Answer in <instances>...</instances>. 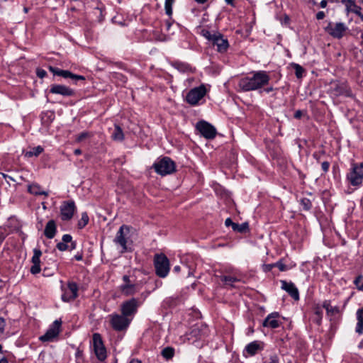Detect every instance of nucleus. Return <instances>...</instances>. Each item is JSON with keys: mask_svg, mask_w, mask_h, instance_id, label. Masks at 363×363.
I'll list each match as a JSON object with an SVG mask.
<instances>
[{"mask_svg": "<svg viewBox=\"0 0 363 363\" xmlns=\"http://www.w3.org/2000/svg\"><path fill=\"white\" fill-rule=\"evenodd\" d=\"M347 26L342 22L333 23L329 22L328 26L324 28L325 31L336 39H341L346 31L347 30Z\"/></svg>", "mask_w": 363, "mask_h": 363, "instance_id": "10", "label": "nucleus"}, {"mask_svg": "<svg viewBox=\"0 0 363 363\" xmlns=\"http://www.w3.org/2000/svg\"><path fill=\"white\" fill-rule=\"evenodd\" d=\"M196 128L199 131L203 137L208 140L213 139L217 134L216 128L205 121H200L197 122Z\"/></svg>", "mask_w": 363, "mask_h": 363, "instance_id": "14", "label": "nucleus"}, {"mask_svg": "<svg viewBox=\"0 0 363 363\" xmlns=\"http://www.w3.org/2000/svg\"><path fill=\"white\" fill-rule=\"evenodd\" d=\"M54 274V271H50V269L49 268H47V267H44L43 269V275L44 276H50V275H52Z\"/></svg>", "mask_w": 363, "mask_h": 363, "instance_id": "53", "label": "nucleus"}, {"mask_svg": "<svg viewBox=\"0 0 363 363\" xmlns=\"http://www.w3.org/2000/svg\"><path fill=\"white\" fill-rule=\"evenodd\" d=\"M28 191L33 194L35 196H41L44 195L45 196H48V192L42 190V188L40 184L37 183H33L28 186Z\"/></svg>", "mask_w": 363, "mask_h": 363, "instance_id": "26", "label": "nucleus"}, {"mask_svg": "<svg viewBox=\"0 0 363 363\" xmlns=\"http://www.w3.org/2000/svg\"><path fill=\"white\" fill-rule=\"evenodd\" d=\"M44 149L40 145H38L37 147H33L30 150L27 151L25 153V157H38L39 155H40L43 152Z\"/></svg>", "mask_w": 363, "mask_h": 363, "instance_id": "33", "label": "nucleus"}, {"mask_svg": "<svg viewBox=\"0 0 363 363\" xmlns=\"http://www.w3.org/2000/svg\"><path fill=\"white\" fill-rule=\"evenodd\" d=\"M320 163L321 164V168H322L323 173H327L329 170L330 162L328 161H323Z\"/></svg>", "mask_w": 363, "mask_h": 363, "instance_id": "50", "label": "nucleus"}, {"mask_svg": "<svg viewBox=\"0 0 363 363\" xmlns=\"http://www.w3.org/2000/svg\"><path fill=\"white\" fill-rule=\"evenodd\" d=\"M220 280L223 282L224 284L230 286L232 287L234 286L233 284L235 282L239 281L240 280L235 277L232 276H222L220 277Z\"/></svg>", "mask_w": 363, "mask_h": 363, "instance_id": "36", "label": "nucleus"}, {"mask_svg": "<svg viewBox=\"0 0 363 363\" xmlns=\"http://www.w3.org/2000/svg\"><path fill=\"white\" fill-rule=\"evenodd\" d=\"M89 218L86 212L82 213L81 219L77 223V226L79 229L84 228L89 223Z\"/></svg>", "mask_w": 363, "mask_h": 363, "instance_id": "37", "label": "nucleus"}, {"mask_svg": "<svg viewBox=\"0 0 363 363\" xmlns=\"http://www.w3.org/2000/svg\"><path fill=\"white\" fill-rule=\"evenodd\" d=\"M74 258L77 261H81L83 259V253L79 252L74 255Z\"/></svg>", "mask_w": 363, "mask_h": 363, "instance_id": "60", "label": "nucleus"}, {"mask_svg": "<svg viewBox=\"0 0 363 363\" xmlns=\"http://www.w3.org/2000/svg\"><path fill=\"white\" fill-rule=\"evenodd\" d=\"M61 325V320H55L50 325V327L47 330L46 333L39 337V340L43 342H52L56 337H58L60 333Z\"/></svg>", "mask_w": 363, "mask_h": 363, "instance_id": "13", "label": "nucleus"}, {"mask_svg": "<svg viewBox=\"0 0 363 363\" xmlns=\"http://www.w3.org/2000/svg\"><path fill=\"white\" fill-rule=\"evenodd\" d=\"M274 87L273 86H269V87H267V88H264L263 89H261L259 91V93H262L263 91L266 92V93H269L271 91H272L274 90Z\"/></svg>", "mask_w": 363, "mask_h": 363, "instance_id": "57", "label": "nucleus"}, {"mask_svg": "<svg viewBox=\"0 0 363 363\" xmlns=\"http://www.w3.org/2000/svg\"><path fill=\"white\" fill-rule=\"evenodd\" d=\"M72 241V235L69 234H65L62 238V242L57 244L56 247L61 252L66 251L69 249L67 243Z\"/></svg>", "mask_w": 363, "mask_h": 363, "instance_id": "28", "label": "nucleus"}, {"mask_svg": "<svg viewBox=\"0 0 363 363\" xmlns=\"http://www.w3.org/2000/svg\"><path fill=\"white\" fill-rule=\"evenodd\" d=\"M274 267H277L280 272H286L291 269V267L284 264L283 259H280L277 262H274Z\"/></svg>", "mask_w": 363, "mask_h": 363, "instance_id": "40", "label": "nucleus"}, {"mask_svg": "<svg viewBox=\"0 0 363 363\" xmlns=\"http://www.w3.org/2000/svg\"><path fill=\"white\" fill-rule=\"evenodd\" d=\"M330 93L336 97L341 96L350 98L354 97L350 87L345 82L336 81L332 82L330 86Z\"/></svg>", "mask_w": 363, "mask_h": 363, "instance_id": "8", "label": "nucleus"}, {"mask_svg": "<svg viewBox=\"0 0 363 363\" xmlns=\"http://www.w3.org/2000/svg\"><path fill=\"white\" fill-rule=\"evenodd\" d=\"M233 221L232 220V219L230 218H228L225 221V225L227 226V227H230V226H232V225L233 224Z\"/></svg>", "mask_w": 363, "mask_h": 363, "instance_id": "61", "label": "nucleus"}, {"mask_svg": "<svg viewBox=\"0 0 363 363\" xmlns=\"http://www.w3.org/2000/svg\"><path fill=\"white\" fill-rule=\"evenodd\" d=\"M200 34L210 41L213 46L217 47V51L221 53L225 52L229 47L228 40L219 32L212 34L208 30L203 28Z\"/></svg>", "mask_w": 363, "mask_h": 363, "instance_id": "2", "label": "nucleus"}, {"mask_svg": "<svg viewBox=\"0 0 363 363\" xmlns=\"http://www.w3.org/2000/svg\"><path fill=\"white\" fill-rule=\"evenodd\" d=\"M279 317L278 312H273L269 314L263 320L262 326L275 329L279 327L280 323L277 320Z\"/></svg>", "mask_w": 363, "mask_h": 363, "instance_id": "21", "label": "nucleus"}, {"mask_svg": "<svg viewBox=\"0 0 363 363\" xmlns=\"http://www.w3.org/2000/svg\"><path fill=\"white\" fill-rule=\"evenodd\" d=\"M76 363H84L83 350L77 347L75 352Z\"/></svg>", "mask_w": 363, "mask_h": 363, "instance_id": "41", "label": "nucleus"}, {"mask_svg": "<svg viewBox=\"0 0 363 363\" xmlns=\"http://www.w3.org/2000/svg\"><path fill=\"white\" fill-rule=\"evenodd\" d=\"M49 92L52 94H59L62 96H74L75 91L69 86L62 84H54L50 86Z\"/></svg>", "mask_w": 363, "mask_h": 363, "instance_id": "18", "label": "nucleus"}, {"mask_svg": "<svg viewBox=\"0 0 363 363\" xmlns=\"http://www.w3.org/2000/svg\"><path fill=\"white\" fill-rule=\"evenodd\" d=\"M140 305L141 301L135 298L125 301L121 306V314L127 318L133 316L138 312V308Z\"/></svg>", "mask_w": 363, "mask_h": 363, "instance_id": "12", "label": "nucleus"}, {"mask_svg": "<svg viewBox=\"0 0 363 363\" xmlns=\"http://www.w3.org/2000/svg\"><path fill=\"white\" fill-rule=\"evenodd\" d=\"M42 255V252L38 248H35L33 250V255L31 258V262L33 265L30 267V272L32 274H37L40 272V257Z\"/></svg>", "mask_w": 363, "mask_h": 363, "instance_id": "20", "label": "nucleus"}, {"mask_svg": "<svg viewBox=\"0 0 363 363\" xmlns=\"http://www.w3.org/2000/svg\"><path fill=\"white\" fill-rule=\"evenodd\" d=\"M0 363H9L7 358L4 356L0 357Z\"/></svg>", "mask_w": 363, "mask_h": 363, "instance_id": "63", "label": "nucleus"}, {"mask_svg": "<svg viewBox=\"0 0 363 363\" xmlns=\"http://www.w3.org/2000/svg\"><path fill=\"white\" fill-rule=\"evenodd\" d=\"M48 69L54 74V75H57V76H60L61 75V72L62 69L58 68V67H52V66H49L48 67Z\"/></svg>", "mask_w": 363, "mask_h": 363, "instance_id": "46", "label": "nucleus"}, {"mask_svg": "<svg viewBox=\"0 0 363 363\" xmlns=\"http://www.w3.org/2000/svg\"><path fill=\"white\" fill-rule=\"evenodd\" d=\"M152 168L159 175L166 176L176 171V164L170 157H162L153 163Z\"/></svg>", "mask_w": 363, "mask_h": 363, "instance_id": "4", "label": "nucleus"}, {"mask_svg": "<svg viewBox=\"0 0 363 363\" xmlns=\"http://www.w3.org/2000/svg\"><path fill=\"white\" fill-rule=\"evenodd\" d=\"M176 0H165L164 1V10L165 13L169 16V18H172L173 9V4L175 3Z\"/></svg>", "mask_w": 363, "mask_h": 363, "instance_id": "34", "label": "nucleus"}, {"mask_svg": "<svg viewBox=\"0 0 363 363\" xmlns=\"http://www.w3.org/2000/svg\"><path fill=\"white\" fill-rule=\"evenodd\" d=\"M91 136V133L87 131H84L80 133L76 138V141L80 143L83 141L84 139L87 138H90Z\"/></svg>", "mask_w": 363, "mask_h": 363, "instance_id": "42", "label": "nucleus"}, {"mask_svg": "<svg viewBox=\"0 0 363 363\" xmlns=\"http://www.w3.org/2000/svg\"><path fill=\"white\" fill-rule=\"evenodd\" d=\"M78 285L76 282L68 281L67 288H62L63 294L62 300L64 302H70L74 301L78 296Z\"/></svg>", "mask_w": 363, "mask_h": 363, "instance_id": "15", "label": "nucleus"}, {"mask_svg": "<svg viewBox=\"0 0 363 363\" xmlns=\"http://www.w3.org/2000/svg\"><path fill=\"white\" fill-rule=\"evenodd\" d=\"M128 363H142V362L138 359L133 358Z\"/></svg>", "mask_w": 363, "mask_h": 363, "instance_id": "64", "label": "nucleus"}, {"mask_svg": "<svg viewBox=\"0 0 363 363\" xmlns=\"http://www.w3.org/2000/svg\"><path fill=\"white\" fill-rule=\"evenodd\" d=\"M69 242H70V245H69V249L68 250L71 251V250H73L76 249V247H77V242L76 241H73L72 240V241Z\"/></svg>", "mask_w": 363, "mask_h": 363, "instance_id": "56", "label": "nucleus"}, {"mask_svg": "<svg viewBox=\"0 0 363 363\" xmlns=\"http://www.w3.org/2000/svg\"><path fill=\"white\" fill-rule=\"evenodd\" d=\"M300 203L302 206L303 210L310 211L312 208V203L308 198H303L300 200Z\"/></svg>", "mask_w": 363, "mask_h": 363, "instance_id": "39", "label": "nucleus"}, {"mask_svg": "<svg viewBox=\"0 0 363 363\" xmlns=\"http://www.w3.org/2000/svg\"><path fill=\"white\" fill-rule=\"evenodd\" d=\"M341 2L345 4L347 12L354 13L357 16L361 15L362 8L356 4L354 0H341Z\"/></svg>", "mask_w": 363, "mask_h": 363, "instance_id": "23", "label": "nucleus"}, {"mask_svg": "<svg viewBox=\"0 0 363 363\" xmlns=\"http://www.w3.org/2000/svg\"><path fill=\"white\" fill-rule=\"evenodd\" d=\"M172 66L182 73H193L195 70L189 64L180 61L173 62Z\"/></svg>", "mask_w": 363, "mask_h": 363, "instance_id": "24", "label": "nucleus"}, {"mask_svg": "<svg viewBox=\"0 0 363 363\" xmlns=\"http://www.w3.org/2000/svg\"><path fill=\"white\" fill-rule=\"evenodd\" d=\"M325 17V13L323 11H318L315 15V18L317 20H322Z\"/></svg>", "mask_w": 363, "mask_h": 363, "instance_id": "52", "label": "nucleus"}, {"mask_svg": "<svg viewBox=\"0 0 363 363\" xmlns=\"http://www.w3.org/2000/svg\"><path fill=\"white\" fill-rule=\"evenodd\" d=\"M353 284L359 291H363V275L359 274L354 279Z\"/></svg>", "mask_w": 363, "mask_h": 363, "instance_id": "38", "label": "nucleus"}, {"mask_svg": "<svg viewBox=\"0 0 363 363\" xmlns=\"http://www.w3.org/2000/svg\"><path fill=\"white\" fill-rule=\"evenodd\" d=\"M122 279L123 283L119 286L121 292L126 296L135 294L137 292V286L130 280V276L123 275Z\"/></svg>", "mask_w": 363, "mask_h": 363, "instance_id": "17", "label": "nucleus"}, {"mask_svg": "<svg viewBox=\"0 0 363 363\" xmlns=\"http://www.w3.org/2000/svg\"><path fill=\"white\" fill-rule=\"evenodd\" d=\"M130 233V228L128 225H123L118 230L113 242L121 247V252H130L131 247H128V238Z\"/></svg>", "mask_w": 363, "mask_h": 363, "instance_id": "7", "label": "nucleus"}, {"mask_svg": "<svg viewBox=\"0 0 363 363\" xmlns=\"http://www.w3.org/2000/svg\"><path fill=\"white\" fill-rule=\"evenodd\" d=\"M325 150H322L320 151L313 152V157L319 163L320 162L322 156L325 155Z\"/></svg>", "mask_w": 363, "mask_h": 363, "instance_id": "44", "label": "nucleus"}, {"mask_svg": "<svg viewBox=\"0 0 363 363\" xmlns=\"http://www.w3.org/2000/svg\"><path fill=\"white\" fill-rule=\"evenodd\" d=\"M170 19L171 18H169V19H168V20H167L165 21V26H166V30L167 31L169 30V29H170V28H171V26L172 25V22L170 21Z\"/></svg>", "mask_w": 363, "mask_h": 363, "instance_id": "59", "label": "nucleus"}, {"mask_svg": "<svg viewBox=\"0 0 363 363\" xmlns=\"http://www.w3.org/2000/svg\"><path fill=\"white\" fill-rule=\"evenodd\" d=\"M323 308L326 310L328 315H334L340 313L339 306H332L330 300H325L323 303Z\"/></svg>", "mask_w": 363, "mask_h": 363, "instance_id": "29", "label": "nucleus"}, {"mask_svg": "<svg viewBox=\"0 0 363 363\" xmlns=\"http://www.w3.org/2000/svg\"><path fill=\"white\" fill-rule=\"evenodd\" d=\"M153 264L155 269V274L157 277L164 278L168 275L170 269L169 260L164 254H155Z\"/></svg>", "mask_w": 363, "mask_h": 363, "instance_id": "5", "label": "nucleus"}, {"mask_svg": "<svg viewBox=\"0 0 363 363\" xmlns=\"http://www.w3.org/2000/svg\"><path fill=\"white\" fill-rule=\"evenodd\" d=\"M274 268V263L272 264H264L262 266V271L264 272H269Z\"/></svg>", "mask_w": 363, "mask_h": 363, "instance_id": "49", "label": "nucleus"}, {"mask_svg": "<svg viewBox=\"0 0 363 363\" xmlns=\"http://www.w3.org/2000/svg\"><path fill=\"white\" fill-rule=\"evenodd\" d=\"M76 211L75 203L72 200L65 201L60 206V216L62 220L72 219Z\"/></svg>", "mask_w": 363, "mask_h": 363, "instance_id": "16", "label": "nucleus"}, {"mask_svg": "<svg viewBox=\"0 0 363 363\" xmlns=\"http://www.w3.org/2000/svg\"><path fill=\"white\" fill-rule=\"evenodd\" d=\"M249 230V224L247 222H244L241 224H238L237 232L240 233H245Z\"/></svg>", "mask_w": 363, "mask_h": 363, "instance_id": "43", "label": "nucleus"}, {"mask_svg": "<svg viewBox=\"0 0 363 363\" xmlns=\"http://www.w3.org/2000/svg\"><path fill=\"white\" fill-rule=\"evenodd\" d=\"M346 181L350 185L359 187L363 183V162H352L346 174Z\"/></svg>", "mask_w": 363, "mask_h": 363, "instance_id": "3", "label": "nucleus"}, {"mask_svg": "<svg viewBox=\"0 0 363 363\" xmlns=\"http://www.w3.org/2000/svg\"><path fill=\"white\" fill-rule=\"evenodd\" d=\"M281 289L288 293V294L295 301H298L300 298L299 291L296 285L292 281H286V280H281Z\"/></svg>", "mask_w": 363, "mask_h": 363, "instance_id": "19", "label": "nucleus"}, {"mask_svg": "<svg viewBox=\"0 0 363 363\" xmlns=\"http://www.w3.org/2000/svg\"><path fill=\"white\" fill-rule=\"evenodd\" d=\"M191 334H193L194 336H199L201 335L200 330L199 329V327L196 326L191 330Z\"/></svg>", "mask_w": 363, "mask_h": 363, "instance_id": "55", "label": "nucleus"}, {"mask_svg": "<svg viewBox=\"0 0 363 363\" xmlns=\"http://www.w3.org/2000/svg\"><path fill=\"white\" fill-rule=\"evenodd\" d=\"M270 77L266 71L255 72L252 77L240 79L238 86L243 91H250L262 89L268 84Z\"/></svg>", "mask_w": 363, "mask_h": 363, "instance_id": "1", "label": "nucleus"}, {"mask_svg": "<svg viewBox=\"0 0 363 363\" xmlns=\"http://www.w3.org/2000/svg\"><path fill=\"white\" fill-rule=\"evenodd\" d=\"M60 77H63L65 79L69 78L75 84H77V82L78 81H85V77H84L82 75H79V74H74V73H72V72H70L69 70H64V69H62V72H61Z\"/></svg>", "mask_w": 363, "mask_h": 363, "instance_id": "27", "label": "nucleus"}, {"mask_svg": "<svg viewBox=\"0 0 363 363\" xmlns=\"http://www.w3.org/2000/svg\"><path fill=\"white\" fill-rule=\"evenodd\" d=\"M57 233V225L54 220H50L45 228L44 235L48 239H52Z\"/></svg>", "mask_w": 363, "mask_h": 363, "instance_id": "25", "label": "nucleus"}, {"mask_svg": "<svg viewBox=\"0 0 363 363\" xmlns=\"http://www.w3.org/2000/svg\"><path fill=\"white\" fill-rule=\"evenodd\" d=\"M36 75L38 76V77L43 79L47 75V72L43 69L37 68L36 69Z\"/></svg>", "mask_w": 363, "mask_h": 363, "instance_id": "48", "label": "nucleus"}, {"mask_svg": "<svg viewBox=\"0 0 363 363\" xmlns=\"http://www.w3.org/2000/svg\"><path fill=\"white\" fill-rule=\"evenodd\" d=\"M6 238V235L4 234V231L1 228H0V245L4 242V239Z\"/></svg>", "mask_w": 363, "mask_h": 363, "instance_id": "58", "label": "nucleus"}, {"mask_svg": "<svg viewBox=\"0 0 363 363\" xmlns=\"http://www.w3.org/2000/svg\"><path fill=\"white\" fill-rule=\"evenodd\" d=\"M162 356L166 359H171L174 354V349L172 347H167L161 352Z\"/></svg>", "mask_w": 363, "mask_h": 363, "instance_id": "35", "label": "nucleus"}, {"mask_svg": "<svg viewBox=\"0 0 363 363\" xmlns=\"http://www.w3.org/2000/svg\"><path fill=\"white\" fill-rule=\"evenodd\" d=\"M130 322V319L122 314L113 313L110 315V324L116 331L121 332L127 330Z\"/></svg>", "mask_w": 363, "mask_h": 363, "instance_id": "9", "label": "nucleus"}, {"mask_svg": "<svg viewBox=\"0 0 363 363\" xmlns=\"http://www.w3.org/2000/svg\"><path fill=\"white\" fill-rule=\"evenodd\" d=\"M290 66L294 69L295 75L298 79H301L303 77L305 69L302 66L295 62H291Z\"/></svg>", "mask_w": 363, "mask_h": 363, "instance_id": "31", "label": "nucleus"}, {"mask_svg": "<svg viewBox=\"0 0 363 363\" xmlns=\"http://www.w3.org/2000/svg\"><path fill=\"white\" fill-rule=\"evenodd\" d=\"M280 21L283 26H289L290 24L291 19L288 15L284 14L283 18L280 19Z\"/></svg>", "mask_w": 363, "mask_h": 363, "instance_id": "47", "label": "nucleus"}, {"mask_svg": "<svg viewBox=\"0 0 363 363\" xmlns=\"http://www.w3.org/2000/svg\"><path fill=\"white\" fill-rule=\"evenodd\" d=\"M264 363H279V357L276 354H271L268 359L264 360Z\"/></svg>", "mask_w": 363, "mask_h": 363, "instance_id": "45", "label": "nucleus"}, {"mask_svg": "<svg viewBox=\"0 0 363 363\" xmlns=\"http://www.w3.org/2000/svg\"><path fill=\"white\" fill-rule=\"evenodd\" d=\"M111 138L115 141H123L124 140V134L120 125L116 124L114 130L111 134Z\"/></svg>", "mask_w": 363, "mask_h": 363, "instance_id": "30", "label": "nucleus"}, {"mask_svg": "<svg viewBox=\"0 0 363 363\" xmlns=\"http://www.w3.org/2000/svg\"><path fill=\"white\" fill-rule=\"evenodd\" d=\"M328 0H322L319 4L320 7L323 9L325 8L328 5Z\"/></svg>", "mask_w": 363, "mask_h": 363, "instance_id": "62", "label": "nucleus"}, {"mask_svg": "<svg viewBox=\"0 0 363 363\" xmlns=\"http://www.w3.org/2000/svg\"><path fill=\"white\" fill-rule=\"evenodd\" d=\"M93 349L97 359L103 362L106 359V349L99 333H94L92 336Z\"/></svg>", "mask_w": 363, "mask_h": 363, "instance_id": "11", "label": "nucleus"}, {"mask_svg": "<svg viewBox=\"0 0 363 363\" xmlns=\"http://www.w3.org/2000/svg\"><path fill=\"white\" fill-rule=\"evenodd\" d=\"M303 111H301V110H297L295 113H294V118H296V119H300L301 118V116H303Z\"/></svg>", "mask_w": 363, "mask_h": 363, "instance_id": "54", "label": "nucleus"}, {"mask_svg": "<svg viewBox=\"0 0 363 363\" xmlns=\"http://www.w3.org/2000/svg\"><path fill=\"white\" fill-rule=\"evenodd\" d=\"M314 315L315 318H313V322L318 325H320L323 319V310L319 306L314 308Z\"/></svg>", "mask_w": 363, "mask_h": 363, "instance_id": "32", "label": "nucleus"}, {"mask_svg": "<svg viewBox=\"0 0 363 363\" xmlns=\"http://www.w3.org/2000/svg\"><path fill=\"white\" fill-rule=\"evenodd\" d=\"M5 326H6L5 320L3 318H0V337L4 333Z\"/></svg>", "mask_w": 363, "mask_h": 363, "instance_id": "51", "label": "nucleus"}, {"mask_svg": "<svg viewBox=\"0 0 363 363\" xmlns=\"http://www.w3.org/2000/svg\"><path fill=\"white\" fill-rule=\"evenodd\" d=\"M207 89L204 84L190 89L186 95L185 101L191 106H197L199 101L205 96Z\"/></svg>", "mask_w": 363, "mask_h": 363, "instance_id": "6", "label": "nucleus"}, {"mask_svg": "<svg viewBox=\"0 0 363 363\" xmlns=\"http://www.w3.org/2000/svg\"><path fill=\"white\" fill-rule=\"evenodd\" d=\"M262 342L257 340L252 341L247 344L244 350H243V355L245 356V353H247L250 356H254L255 355L258 351H260L263 349V347L262 346Z\"/></svg>", "mask_w": 363, "mask_h": 363, "instance_id": "22", "label": "nucleus"}]
</instances>
